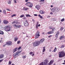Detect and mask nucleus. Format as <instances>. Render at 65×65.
I'll list each match as a JSON object with an SVG mask.
<instances>
[{"mask_svg": "<svg viewBox=\"0 0 65 65\" xmlns=\"http://www.w3.org/2000/svg\"><path fill=\"white\" fill-rule=\"evenodd\" d=\"M44 39H42L40 41H36L33 43V45L34 46H37L39 45L40 44V43H42L43 42H44Z\"/></svg>", "mask_w": 65, "mask_h": 65, "instance_id": "f257e3e1", "label": "nucleus"}, {"mask_svg": "<svg viewBox=\"0 0 65 65\" xmlns=\"http://www.w3.org/2000/svg\"><path fill=\"white\" fill-rule=\"evenodd\" d=\"M59 54V57L61 58V57H63L65 56V52L64 51H62L59 52L58 53Z\"/></svg>", "mask_w": 65, "mask_h": 65, "instance_id": "f03ea898", "label": "nucleus"}, {"mask_svg": "<svg viewBox=\"0 0 65 65\" xmlns=\"http://www.w3.org/2000/svg\"><path fill=\"white\" fill-rule=\"evenodd\" d=\"M11 26L9 25L6 26H5L4 28L6 31H9L10 30V28Z\"/></svg>", "mask_w": 65, "mask_h": 65, "instance_id": "7ed1b4c3", "label": "nucleus"}, {"mask_svg": "<svg viewBox=\"0 0 65 65\" xmlns=\"http://www.w3.org/2000/svg\"><path fill=\"white\" fill-rule=\"evenodd\" d=\"M23 24L24 26L26 27L29 26V23L28 22V21L27 20H26V21H24Z\"/></svg>", "mask_w": 65, "mask_h": 65, "instance_id": "20e7f679", "label": "nucleus"}, {"mask_svg": "<svg viewBox=\"0 0 65 65\" xmlns=\"http://www.w3.org/2000/svg\"><path fill=\"white\" fill-rule=\"evenodd\" d=\"M48 60L47 59H45L43 61L44 65H47V64L48 63Z\"/></svg>", "mask_w": 65, "mask_h": 65, "instance_id": "39448f33", "label": "nucleus"}, {"mask_svg": "<svg viewBox=\"0 0 65 65\" xmlns=\"http://www.w3.org/2000/svg\"><path fill=\"white\" fill-rule=\"evenodd\" d=\"M12 42L11 41H8L6 42V44L7 45H12Z\"/></svg>", "mask_w": 65, "mask_h": 65, "instance_id": "423d86ee", "label": "nucleus"}, {"mask_svg": "<svg viewBox=\"0 0 65 65\" xmlns=\"http://www.w3.org/2000/svg\"><path fill=\"white\" fill-rule=\"evenodd\" d=\"M40 7H41L39 5H37L35 6V8H37L38 10H39V9L40 8Z\"/></svg>", "mask_w": 65, "mask_h": 65, "instance_id": "0eeeda50", "label": "nucleus"}, {"mask_svg": "<svg viewBox=\"0 0 65 65\" xmlns=\"http://www.w3.org/2000/svg\"><path fill=\"white\" fill-rule=\"evenodd\" d=\"M54 8L56 11L58 12L60 10V8L58 7H54Z\"/></svg>", "mask_w": 65, "mask_h": 65, "instance_id": "6e6552de", "label": "nucleus"}, {"mask_svg": "<svg viewBox=\"0 0 65 65\" xmlns=\"http://www.w3.org/2000/svg\"><path fill=\"white\" fill-rule=\"evenodd\" d=\"M3 23H4L5 24H8V23H9V22L8 21L6 20H4L3 21Z\"/></svg>", "mask_w": 65, "mask_h": 65, "instance_id": "1a4fd4ad", "label": "nucleus"}, {"mask_svg": "<svg viewBox=\"0 0 65 65\" xmlns=\"http://www.w3.org/2000/svg\"><path fill=\"white\" fill-rule=\"evenodd\" d=\"M54 61L53 60H51L50 62L48 63V65H52L54 63Z\"/></svg>", "mask_w": 65, "mask_h": 65, "instance_id": "9d476101", "label": "nucleus"}, {"mask_svg": "<svg viewBox=\"0 0 65 65\" xmlns=\"http://www.w3.org/2000/svg\"><path fill=\"white\" fill-rule=\"evenodd\" d=\"M13 56L14 57V59H15V58H17V57H18L16 53H15L13 54Z\"/></svg>", "mask_w": 65, "mask_h": 65, "instance_id": "9b49d317", "label": "nucleus"}, {"mask_svg": "<svg viewBox=\"0 0 65 65\" xmlns=\"http://www.w3.org/2000/svg\"><path fill=\"white\" fill-rule=\"evenodd\" d=\"M22 50H21V51L19 52H16V54H17V55L18 56H20L21 54V52H22Z\"/></svg>", "mask_w": 65, "mask_h": 65, "instance_id": "f8f14e48", "label": "nucleus"}, {"mask_svg": "<svg viewBox=\"0 0 65 65\" xmlns=\"http://www.w3.org/2000/svg\"><path fill=\"white\" fill-rule=\"evenodd\" d=\"M39 12L41 14H44L45 13L44 11H43V10H40Z\"/></svg>", "mask_w": 65, "mask_h": 65, "instance_id": "ddd939ff", "label": "nucleus"}, {"mask_svg": "<svg viewBox=\"0 0 65 65\" xmlns=\"http://www.w3.org/2000/svg\"><path fill=\"white\" fill-rule=\"evenodd\" d=\"M39 33H40V32L38 31H37V32L35 34V35H37L39 36V37L40 36V35H39Z\"/></svg>", "mask_w": 65, "mask_h": 65, "instance_id": "4468645a", "label": "nucleus"}, {"mask_svg": "<svg viewBox=\"0 0 65 65\" xmlns=\"http://www.w3.org/2000/svg\"><path fill=\"white\" fill-rule=\"evenodd\" d=\"M18 39H19V38L17 37H15L14 38V41L16 42L18 40Z\"/></svg>", "mask_w": 65, "mask_h": 65, "instance_id": "2eb2a0df", "label": "nucleus"}, {"mask_svg": "<svg viewBox=\"0 0 65 65\" xmlns=\"http://www.w3.org/2000/svg\"><path fill=\"white\" fill-rule=\"evenodd\" d=\"M14 26L15 27H18V28H21V26L20 25H16V24H14Z\"/></svg>", "mask_w": 65, "mask_h": 65, "instance_id": "dca6fc26", "label": "nucleus"}, {"mask_svg": "<svg viewBox=\"0 0 65 65\" xmlns=\"http://www.w3.org/2000/svg\"><path fill=\"white\" fill-rule=\"evenodd\" d=\"M4 55L3 54H1L0 55V59H2L3 57H4Z\"/></svg>", "mask_w": 65, "mask_h": 65, "instance_id": "f3484780", "label": "nucleus"}, {"mask_svg": "<svg viewBox=\"0 0 65 65\" xmlns=\"http://www.w3.org/2000/svg\"><path fill=\"white\" fill-rule=\"evenodd\" d=\"M32 6H33V4L31 3L30 2L29 6V7H32Z\"/></svg>", "mask_w": 65, "mask_h": 65, "instance_id": "a211bd4d", "label": "nucleus"}, {"mask_svg": "<svg viewBox=\"0 0 65 65\" xmlns=\"http://www.w3.org/2000/svg\"><path fill=\"white\" fill-rule=\"evenodd\" d=\"M30 2H27L26 4V5L27 6H28V7H29V6H30L29 5H30Z\"/></svg>", "mask_w": 65, "mask_h": 65, "instance_id": "6ab92c4d", "label": "nucleus"}, {"mask_svg": "<svg viewBox=\"0 0 65 65\" xmlns=\"http://www.w3.org/2000/svg\"><path fill=\"white\" fill-rule=\"evenodd\" d=\"M64 38V36H60L59 38V39L60 40H62V38Z\"/></svg>", "mask_w": 65, "mask_h": 65, "instance_id": "aec40b11", "label": "nucleus"}, {"mask_svg": "<svg viewBox=\"0 0 65 65\" xmlns=\"http://www.w3.org/2000/svg\"><path fill=\"white\" fill-rule=\"evenodd\" d=\"M51 11L52 12H55V9H54V8H52L51 10Z\"/></svg>", "mask_w": 65, "mask_h": 65, "instance_id": "412c9836", "label": "nucleus"}, {"mask_svg": "<svg viewBox=\"0 0 65 65\" xmlns=\"http://www.w3.org/2000/svg\"><path fill=\"white\" fill-rule=\"evenodd\" d=\"M17 48H16L14 49L13 51V53H14V52H17Z\"/></svg>", "mask_w": 65, "mask_h": 65, "instance_id": "4be33fe9", "label": "nucleus"}, {"mask_svg": "<svg viewBox=\"0 0 65 65\" xmlns=\"http://www.w3.org/2000/svg\"><path fill=\"white\" fill-rule=\"evenodd\" d=\"M0 34H2V35H3L4 34V32L3 31L0 30Z\"/></svg>", "mask_w": 65, "mask_h": 65, "instance_id": "5701e85b", "label": "nucleus"}, {"mask_svg": "<svg viewBox=\"0 0 65 65\" xmlns=\"http://www.w3.org/2000/svg\"><path fill=\"white\" fill-rule=\"evenodd\" d=\"M50 29H52V31H55V30H56V28H53L52 27L50 28Z\"/></svg>", "mask_w": 65, "mask_h": 65, "instance_id": "b1692460", "label": "nucleus"}, {"mask_svg": "<svg viewBox=\"0 0 65 65\" xmlns=\"http://www.w3.org/2000/svg\"><path fill=\"white\" fill-rule=\"evenodd\" d=\"M27 57V55H25V56H22V58H23V59H25Z\"/></svg>", "mask_w": 65, "mask_h": 65, "instance_id": "393cba45", "label": "nucleus"}, {"mask_svg": "<svg viewBox=\"0 0 65 65\" xmlns=\"http://www.w3.org/2000/svg\"><path fill=\"white\" fill-rule=\"evenodd\" d=\"M45 47H43V52H44L45 51Z\"/></svg>", "mask_w": 65, "mask_h": 65, "instance_id": "a878e982", "label": "nucleus"}, {"mask_svg": "<svg viewBox=\"0 0 65 65\" xmlns=\"http://www.w3.org/2000/svg\"><path fill=\"white\" fill-rule=\"evenodd\" d=\"M26 15L27 17H31V15L29 14H26Z\"/></svg>", "mask_w": 65, "mask_h": 65, "instance_id": "bb28decb", "label": "nucleus"}, {"mask_svg": "<svg viewBox=\"0 0 65 65\" xmlns=\"http://www.w3.org/2000/svg\"><path fill=\"white\" fill-rule=\"evenodd\" d=\"M64 29V27H61L60 28V31H62Z\"/></svg>", "mask_w": 65, "mask_h": 65, "instance_id": "cd10ccee", "label": "nucleus"}, {"mask_svg": "<svg viewBox=\"0 0 65 65\" xmlns=\"http://www.w3.org/2000/svg\"><path fill=\"white\" fill-rule=\"evenodd\" d=\"M56 51H57V48H56V47H55V48L54 50V52H56Z\"/></svg>", "mask_w": 65, "mask_h": 65, "instance_id": "c85d7f7f", "label": "nucleus"}, {"mask_svg": "<svg viewBox=\"0 0 65 65\" xmlns=\"http://www.w3.org/2000/svg\"><path fill=\"white\" fill-rule=\"evenodd\" d=\"M16 15L15 14H13V15H11V17L12 18H13V17H15L16 16Z\"/></svg>", "mask_w": 65, "mask_h": 65, "instance_id": "c756f323", "label": "nucleus"}, {"mask_svg": "<svg viewBox=\"0 0 65 65\" xmlns=\"http://www.w3.org/2000/svg\"><path fill=\"white\" fill-rule=\"evenodd\" d=\"M44 63H43V62H42L40 64H39L38 65H44Z\"/></svg>", "mask_w": 65, "mask_h": 65, "instance_id": "7c9ffc66", "label": "nucleus"}, {"mask_svg": "<svg viewBox=\"0 0 65 65\" xmlns=\"http://www.w3.org/2000/svg\"><path fill=\"white\" fill-rule=\"evenodd\" d=\"M38 16L40 18H41V19H42V17L41 16V15H40L39 14L38 15Z\"/></svg>", "mask_w": 65, "mask_h": 65, "instance_id": "2f4dec72", "label": "nucleus"}, {"mask_svg": "<svg viewBox=\"0 0 65 65\" xmlns=\"http://www.w3.org/2000/svg\"><path fill=\"white\" fill-rule=\"evenodd\" d=\"M64 45H62L61 47H60V48H64Z\"/></svg>", "mask_w": 65, "mask_h": 65, "instance_id": "473e14b6", "label": "nucleus"}, {"mask_svg": "<svg viewBox=\"0 0 65 65\" xmlns=\"http://www.w3.org/2000/svg\"><path fill=\"white\" fill-rule=\"evenodd\" d=\"M28 9V8H24V10H27V9Z\"/></svg>", "mask_w": 65, "mask_h": 65, "instance_id": "72a5a7b5", "label": "nucleus"}, {"mask_svg": "<svg viewBox=\"0 0 65 65\" xmlns=\"http://www.w3.org/2000/svg\"><path fill=\"white\" fill-rule=\"evenodd\" d=\"M59 35H57V34H56L55 36V37H56V38H58V36Z\"/></svg>", "mask_w": 65, "mask_h": 65, "instance_id": "f704fd0d", "label": "nucleus"}, {"mask_svg": "<svg viewBox=\"0 0 65 65\" xmlns=\"http://www.w3.org/2000/svg\"><path fill=\"white\" fill-rule=\"evenodd\" d=\"M36 36L35 37V38L36 39L37 38H38V36L37 35H35Z\"/></svg>", "mask_w": 65, "mask_h": 65, "instance_id": "c9c22d12", "label": "nucleus"}, {"mask_svg": "<svg viewBox=\"0 0 65 65\" xmlns=\"http://www.w3.org/2000/svg\"><path fill=\"white\" fill-rule=\"evenodd\" d=\"M51 31H49L47 32V34H51Z\"/></svg>", "mask_w": 65, "mask_h": 65, "instance_id": "e433bc0d", "label": "nucleus"}, {"mask_svg": "<svg viewBox=\"0 0 65 65\" xmlns=\"http://www.w3.org/2000/svg\"><path fill=\"white\" fill-rule=\"evenodd\" d=\"M6 9L7 10H8V11H11L8 8H6Z\"/></svg>", "mask_w": 65, "mask_h": 65, "instance_id": "4c0bfd02", "label": "nucleus"}, {"mask_svg": "<svg viewBox=\"0 0 65 65\" xmlns=\"http://www.w3.org/2000/svg\"><path fill=\"white\" fill-rule=\"evenodd\" d=\"M64 18H63V19H62L61 20V22H63V21H64Z\"/></svg>", "mask_w": 65, "mask_h": 65, "instance_id": "58836bf2", "label": "nucleus"}, {"mask_svg": "<svg viewBox=\"0 0 65 65\" xmlns=\"http://www.w3.org/2000/svg\"><path fill=\"white\" fill-rule=\"evenodd\" d=\"M4 13V14H6V11L5 10H4L3 11Z\"/></svg>", "mask_w": 65, "mask_h": 65, "instance_id": "ea45409f", "label": "nucleus"}, {"mask_svg": "<svg viewBox=\"0 0 65 65\" xmlns=\"http://www.w3.org/2000/svg\"><path fill=\"white\" fill-rule=\"evenodd\" d=\"M45 1L44 0H41L39 1L40 2H44Z\"/></svg>", "mask_w": 65, "mask_h": 65, "instance_id": "a19ab883", "label": "nucleus"}, {"mask_svg": "<svg viewBox=\"0 0 65 65\" xmlns=\"http://www.w3.org/2000/svg\"><path fill=\"white\" fill-rule=\"evenodd\" d=\"M9 65H10L11 64V62L10 61L9 62Z\"/></svg>", "mask_w": 65, "mask_h": 65, "instance_id": "79ce46f5", "label": "nucleus"}, {"mask_svg": "<svg viewBox=\"0 0 65 65\" xmlns=\"http://www.w3.org/2000/svg\"><path fill=\"white\" fill-rule=\"evenodd\" d=\"M53 36H52V35H50L48 37L49 38H50V37H52Z\"/></svg>", "mask_w": 65, "mask_h": 65, "instance_id": "37998d69", "label": "nucleus"}, {"mask_svg": "<svg viewBox=\"0 0 65 65\" xmlns=\"http://www.w3.org/2000/svg\"><path fill=\"white\" fill-rule=\"evenodd\" d=\"M23 17H24V15L23 14L20 16V18H23Z\"/></svg>", "mask_w": 65, "mask_h": 65, "instance_id": "c03bdc74", "label": "nucleus"}, {"mask_svg": "<svg viewBox=\"0 0 65 65\" xmlns=\"http://www.w3.org/2000/svg\"><path fill=\"white\" fill-rule=\"evenodd\" d=\"M16 23V22L15 21H13V22H12V24H13L14 23Z\"/></svg>", "mask_w": 65, "mask_h": 65, "instance_id": "a18cd8bd", "label": "nucleus"}, {"mask_svg": "<svg viewBox=\"0 0 65 65\" xmlns=\"http://www.w3.org/2000/svg\"><path fill=\"white\" fill-rule=\"evenodd\" d=\"M20 42H21V41H18L17 43V44H19V43H20Z\"/></svg>", "mask_w": 65, "mask_h": 65, "instance_id": "49530a36", "label": "nucleus"}, {"mask_svg": "<svg viewBox=\"0 0 65 65\" xmlns=\"http://www.w3.org/2000/svg\"><path fill=\"white\" fill-rule=\"evenodd\" d=\"M3 60V59L0 60V63H1L2 62Z\"/></svg>", "mask_w": 65, "mask_h": 65, "instance_id": "de8ad7c7", "label": "nucleus"}, {"mask_svg": "<svg viewBox=\"0 0 65 65\" xmlns=\"http://www.w3.org/2000/svg\"><path fill=\"white\" fill-rule=\"evenodd\" d=\"M56 34H57V35H59V32L58 31H57V33Z\"/></svg>", "mask_w": 65, "mask_h": 65, "instance_id": "09e8293b", "label": "nucleus"}, {"mask_svg": "<svg viewBox=\"0 0 65 65\" xmlns=\"http://www.w3.org/2000/svg\"><path fill=\"white\" fill-rule=\"evenodd\" d=\"M33 53V52H30L29 53V54H30V55H32V54Z\"/></svg>", "mask_w": 65, "mask_h": 65, "instance_id": "8fccbe9b", "label": "nucleus"}, {"mask_svg": "<svg viewBox=\"0 0 65 65\" xmlns=\"http://www.w3.org/2000/svg\"><path fill=\"white\" fill-rule=\"evenodd\" d=\"M14 3H17V1H15V0H14Z\"/></svg>", "mask_w": 65, "mask_h": 65, "instance_id": "3c124183", "label": "nucleus"}, {"mask_svg": "<svg viewBox=\"0 0 65 65\" xmlns=\"http://www.w3.org/2000/svg\"><path fill=\"white\" fill-rule=\"evenodd\" d=\"M8 4H10L11 3V2L10 1H9L8 3Z\"/></svg>", "mask_w": 65, "mask_h": 65, "instance_id": "603ef678", "label": "nucleus"}, {"mask_svg": "<svg viewBox=\"0 0 65 65\" xmlns=\"http://www.w3.org/2000/svg\"><path fill=\"white\" fill-rule=\"evenodd\" d=\"M21 47H21V46L19 47L18 48V50H20V49L21 48Z\"/></svg>", "mask_w": 65, "mask_h": 65, "instance_id": "864d4df0", "label": "nucleus"}, {"mask_svg": "<svg viewBox=\"0 0 65 65\" xmlns=\"http://www.w3.org/2000/svg\"><path fill=\"white\" fill-rule=\"evenodd\" d=\"M6 45H7V44H6H6L3 45V47H4V46H5Z\"/></svg>", "mask_w": 65, "mask_h": 65, "instance_id": "5fc2aeb1", "label": "nucleus"}, {"mask_svg": "<svg viewBox=\"0 0 65 65\" xmlns=\"http://www.w3.org/2000/svg\"><path fill=\"white\" fill-rule=\"evenodd\" d=\"M3 42V41L2 40H1V43H2Z\"/></svg>", "mask_w": 65, "mask_h": 65, "instance_id": "6e6d98bb", "label": "nucleus"}, {"mask_svg": "<svg viewBox=\"0 0 65 65\" xmlns=\"http://www.w3.org/2000/svg\"><path fill=\"white\" fill-rule=\"evenodd\" d=\"M51 34H53V33H54V31H51Z\"/></svg>", "mask_w": 65, "mask_h": 65, "instance_id": "4d7b16f0", "label": "nucleus"}, {"mask_svg": "<svg viewBox=\"0 0 65 65\" xmlns=\"http://www.w3.org/2000/svg\"><path fill=\"white\" fill-rule=\"evenodd\" d=\"M38 22H37V24L36 25L38 26Z\"/></svg>", "mask_w": 65, "mask_h": 65, "instance_id": "13d9d810", "label": "nucleus"}, {"mask_svg": "<svg viewBox=\"0 0 65 65\" xmlns=\"http://www.w3.org/2000/svg\"><path fill=\"white\" fill-rule=\"evenodd\" d=\"M25 2H28V0H25Z\"/></svg>", "mask_w": 65, "mask_h": 65, "instance_id": "bf43d9fd", "label": "nucleus"}, {"mask_svg": "<svg viewBox=\"0 0 65 65\" xmlns=\"http://www.w3.org/2000/svg\"><path fill=\"white\" fill-rule=\"evenodd\" d=\"M35 55L34 54H32L31 55L32 56V57H33V56H34Z\"/></svg>", "mask_w": 65, "mask_h": 65, "instance_id": "052dcab7", "label": "nucleus"}, {"mask_svg": "<svg viewBox=\"0 0 65 65\" xmlns=\"http://www.w3.org/2000/svg\"><path fill=\"white\" fill-rule=\"evenodd\" d=\"M35 16H38V15H37V14H35L34 15Z\"/></svg>", "mask_w": 65, "mask_h": 65, "instance_id": "680f3d73", "label": "nucleus"}, {"mask_svg": "<svg viewBox=\"0 0 65 65\" xmlns=\"http://www.w3.org/2000/svg\"><path fill=\"white\" fill-rule=\"evenodd\" d=\"M36 28L37 29H38V25H36Z\"/></svg>", "mask_w": 65, "mask_h": 65, "instance_id": "e2e57ef3", "label": "nucleus"}, {"mask_svg": "<svg viewBox=\"0 0 65 65\" xmlns=\"http://www.w3.org/2000/svg\"><path fill=\"white\" fill-rule=\"evenodd\" d=\"M50 48H51V49H53V47H51Z\"/></svg>", "mask_w": 65, "mask_h": 65, "instance_id": "0e129e2a", "label": "nucleus"}, {"mask_svg": "<svg viewBox=\"0 0 65 65\" xmlns=\"http://www.w3.org/2000/svg\"><path fill=\"white\" fill-rule=\"evenodd\" d=\"M43 4V3L41 2H40V4Z\"/></svg>", "mask_w": 65, "mask_h": 65, "instance_id": "69168bd1", "label": "nucleus"}, {"mask_svg": "<svg viewBox=\"0 0 65 65\" xmlns=\"http://www.w3.org/2000/svg\"><path fill=\"white\" fill-rule=\"evenodd\" d=\"M50 14H53V13H52V12H51L50 13Z\"/></svg>", "mask_w": 65, "mask_h": 65, "instance_id": "338daca9", "label": "nucleus"}, {"mask_svg": "<svg viewBox=\"0 0 65 65\" xmlns=\"http://www.w3.org/2000/svg\"><path fill=\"white\" fill-rule=\"evenodd\" d=\"M32 21H33V22H35V20H34V19H32Z\"/></svg>", "mask_w": 65, "mask_h": 65, "instance_id": "774afa93", "label": "nucleus"}]
</instances>
